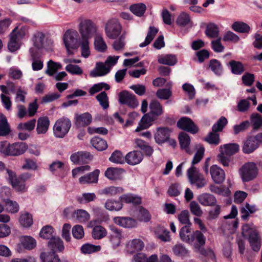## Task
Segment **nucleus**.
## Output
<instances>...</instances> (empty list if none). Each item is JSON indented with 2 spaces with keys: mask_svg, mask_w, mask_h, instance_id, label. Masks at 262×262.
Returning <instances> with one entry per match:
<instances>
[{
  "mask_svg": "<svg viewBox=\"0 0 262 262\" xmlns=\"http://www.w3.org/2000/svg\"><path fill=\"white\" fill-rule=\"evenodd\" d=\"M79 32L81 39L89 40L99 33L97 25L90 19H83L80 21Z\"/></svg>",
  "mask_w": 262,
  "mask_h": 262,
  "instance_id": "nucleus-5",
  "label": "nucleus"
},
{
  "mask_svg": "<svg viewBox=\"0 0 262 262\" xmlns=\"http://www.w3.org/2000/svg\"><path fill=\"white\" fill-rule=\"evenodd\" d=\"M109 160L112 162L117 164H123L125 161V158L119 150L114 151L110 157Z\"/></svg>",
  "mask_w": 262,
  "mask_h": 262,
  "instance_id": "nucleus-60",
  "label": "nucleus"
},
{
  "mask_svg": "<svg viewBox=\"0 0 262 262\" xmlns=\"http://www.w3.org/2000/svg\"><path fill=\"white\" fill-rule=\"evenodd\" d=\"M144 244L140 239L135 238L128 241L126 244V249L128 253L133 254L141 251L144 248Z\"/></svg>",
  "mask_w": 262,
  "mask_h": 262,
  "instance_id": "nucleus-17",
  "label": "nucleus"
},
{
  "mask_svg": "<svg viewBox=\"0 0 262 262\" xmlns=\"http://www.w3.org/2000/svg\"><path fill=\"white\" fill-rule=\"evenodd\" d=\"M91 142L92 146L99 151L105 150L107 147L106 141L98 137L93 138Z\"/></svg>",
  "mask_w": 262,
  "mask_h": 262,
  "instance_id": "nucleus-43",
  "label": "nucleus"
},
{
  "mask_svg": "<svg viewBox=\"0 0 262 262\" xmlns=\"http://www.w3.org/2000/svg\"><path fill=\"white\" fill-rule=\"evenodd\" d=\"M5 208L7 212L11 213H17L19 209V206L16 201H13L9 199L5 201Z\"/></svg>",
  "mask_w": 262,
  "mask_h": 262,
  "instance_id": "nucleus-53",
  "label": "nucleus"
},
{
  "mask_svg": "<svg viewBox=\"0 0 262 262\" xmlns=\"http://www.w3.org/2000/svg\"><path fill=\"white\" fill-rule=\"evenodd\" d=\"M110 69L105 62H98L96 68L90 72V76L92 77L102 76L108 73Z\"/></svg>",
  "mask_w": 262,
  "mask_h": 262,
  "instance_id": "nucleus-22",
  "label": "nucleus"
},
{
  "mask_svg": "<svg viewBox=\"0 0 262 262\" xmlns=\"http://www.w3.org/2000/svg\"><path fill=\"white\" fill-rule=\"evenodd\" d=\"M158 61L161 64L172 66L177 63V59L175 55L167 54L159 56L158 57Z\"/></svg>",
  "mask_w": 262,
  "mask_h": 262,
  "instance_id": "nucleus-35",
  "label": "nucleus"
},
{
  "mask_svg": "<svg viewBox=\"0 0 262 262\" xmlns=\"http://www.w3.org/2000/svg\"><path fill=\"white\" fill-rule=\"evenodd\" d=\"M124 189L121 187L110 186L99 190L98 193L100 195L115 196L122 193Z\"/></svg>",
  "mask_w": 262,
  "mask_h": 262,
  "instance_id": "nucleus-31",
  "label": "nucleus"
},
{
  "mask_svg": "<svg viewBox=\"0 0 262 262\" xmlns=\"http://www.w3.org/2000/svg\"><path fill=\"white\" fill-rule=\"evenodd\" d=\"M259 141L257 139V135L250 137L244 142L243 146V151L245 154H250L253 152L259 146Z\"/></svg>",
  "mask_w": 262,
  "mask_h": 262,
  "instance_id": "nucleus-15",
  "label": "nucleus"
},
{
  "mask_svg": "<svg viewBox=\"0 0 262 262\" xmlns=\"http://www.w3.org/2000/svg\"><path fill=\"white\" fill-rule=\"evenodd\" d=\"M78 33L73 30H67L63 36V42L69 55H72L74 50L79 47L78 43Z\"/></svg>",
  "mask_w": 262,
  "mask_h": 262,
  "instance_id": "nucleus-6",
  "label": "nucleus"
},
{
  "mask_svg": "<svg viewBox=\"0 0 262 262\" xmlns=\"http://www.w3.org/2000/svg\"><path fill=\"white\" fill-rule=\"evenodd\" d=\"M40 258L41 262H60L59 256L54 252H42Z\"/></svg>",
  "mask_w": 262,
  "mask_h": 262,
  "instance_id": "nucleus-34",
  "label": "nucleus"
},
{
  "mask_svg": "<svg viewBox=\"0 0 262 262\" xmlns=\"http://www.w3.org/2000/svg\"><path fill=\"white\" fill-rule=\"evenodd\" d=\"M143 155L139 150H133L129 152L125 157V162L130 165L139 164L143 160Z\"/></svg>",
  "mask_w": 262,
  "mask_h": 262,
  "instance_id": "nucleus-16",
  "label": "nucleus"
},
{
  "mask_svg": "<svg viewBox=\"0 0 262 262\" xmlns=\"http://www.w3.org/2000/svg\"><path fill=\"white\" fill-rule=\"evenodd\" d=\"M113 221L117 225L124 228H134L138 225L137 220L130 217L116 216L113 218Z\"/></svg>",
  "mask_w": 262,
  "mask_h": 262,
  "instance_id": "nucleus-12",
  "label": "nucleus"
},
{
  "mask_svg": "<svg viewBox=\"0 0 262 262\" xmlns=\"http://www.w3.org/2000/svg\"><path fill=\"white\" fill-rule=\"evenodd\" d=\"M48 247L52 251V252H62L64 247L63 243L58 236L52 238L48 243Z\"/></svg>",
  "mask_w": 262,
  "mask_h": 262,
  "instance_id": "nucleus-23",
  "label": "nucleus"
},
{
  "mask_svg": "<svg viewBox=\"0 0 262 262\" xmlns=\"http://www.w3.org/2000/svg\"><path fill=\"white\" fill-rule=\"evenodd\" d=\"M137 218L140 221L147 222L150 221L151 215L147 210L142 207H140Z\"/></svg>",
  "mask_w": 262,
  "mask_h": 262,
  "instance_id": "nucleus-61",
  "label": "nucleus"
},
{
  "mask_svg": "<svg viewBox=\"0 0 262 262\" xmlns=\"http://www.w3.org/2000/svg\"><path fill=\"white\" fill-rule=\"evenodd\" d=\"M222 148L227 155L231 156L238 151L239 145L236 143L227 144L224 145Z\"/></svg>",
  "mask_w": 262,
  "mask_h": 262,
  "instance_id": "nucleus-57",
  "label": "nucleus"
},
{
  "mask_svg": "<svg viewBox=\"0 0 262 262\" xmlns=\"http://www.w3.org/2000/svg\"><path fill=\"white\" fill-rule=\"evenodd\" d=\"M28 33V28L26 26H23L20 29L16 27L11 33L10 34H13L15 38L21 41Z\"/></svg>",
  "mask_w": 262,
  "mask_h": 262,
  "instance_id": "nucleus-54",
  "label": "nucleus"
},
{
  "mask_svg": "<svg viewBox=\"0 0 262 262\" xmlns=\"http://www.w3.org/2000/svg\"><path fill=\"white\" fill-rule=\"evenodd\" d=\"M170 134V130L167 127H159L157 129L154 138L156 143L161 144L168 140Z\"/></svg>",
  "mask_w": 262,
  "mask_h": 262,
  "instance_id": "nucleus-18",
  "label": "nucleus"
},
{
  "mask_svg": "<svg viewBox=\"0 0 262 262\" xmlns=\"http://www.w3.org/2000/svg\"><path fill=\"white\" fill-rule=\"evenodd\" d=\"M61 68L62 65L61 63L50 60L47 63V69L46 71V73L50 76H52L58 70Z\"/></svg>",
  "mask_w": 262,
  "mask_h": 262,
  "instance_id": "nucleus-41",
  "label": "nucleus"
},
{
  "mask_svg": "<svg viewBox=\"0 0 262 262\" xmlns=\"http://www.w3.org/2000/svg\"><path fill=\"white\" fill-rule=\"evenodd\" d=\"M177 126L179 128L193 134L196 133L198 131L197 126L190 118L187 117L181 118L178 121Z\"/></svg>",
  "mask_w": 262,
  "mask_h": 262,
  "instance_id": "nucleus-13",
  "label": "nucleus"
},
{
  "mask_svg": "<svg viewBox=\"0 0 262 262\" xmlns=\"http://www.w3.org/2000/svg\"><path fill=\"white\" fill-rule=\"evenodd\" d=\"M20 242L22 246L28 250L33 249L36 246L35 239L30 236H24L21 237Z\"/></svg>",
  "mask_w": 262,
  "mask_h": 262,
  "instance_id": "nucleus-40",
  "label": "nucleus"
},
{
  "mask_svg": "<svg viewBox=\"0 0 262 262\" xmlns=\"http://www.w3.org/2000/svg\"><path fill=\"white\" fill-rule=\"evenodd\" d=\"M206 34L211 38H217L219 34V30L217 25L210 23L207 26Z\"/></svg>",
  "mask_w": 262,
  "mask_h": 262,
  "instance_id": "nucleus-55",
  "label": "nucleus"
},
{
  "mask_svg": "<svg viewBox=\"0 0 262 262\" xmlns=\"http://www.w3.org/2000/svg\"><path fill=\"white\" fill-rule=\"evenodd\" d=\"M179 141L181 147L186 150V151L191 154L192 152L189 148V145L190 143V138L189 135L184 132H181L179 135Z\"/></svg>",
  "mask_w": 262,
  "mask_h": 262,
  "instance_id": "nucleus-30",
  "label": "nucleus"
},
{
  "mask_svg": "<svg viewBox=\"0 0 262 262\" xmlns=\"http://www.w3.org/2000/svg\"><path fill=\"white\" fill-rule=\"evenodd\" d=\"M21 44V41L15 38L13 34H10V40L8 43V48L10 52H13L18 50Z\"/></svg>",
  "mask_w": 262,
  "mask_h": 262,
  "instance_id": "nucleus-51",
  "label": "nucleus"
},
{
  "mask_svg": "<svg viewBox=\"0 0 262 262\" xmlns=\"http://www.w3.org/2000/svg\"><path fill=\"white\" fill-rule=\"evenodd\" d=\"M39 234L41 237L49 240L56 236L53 228L49 225L43 227Z\"/></svg>",
  "mask_w": 262,
  "mask_h": 262,
  "instance_id": "nucleus-45",
  "label": "nucleus"
},
{
  "mask_svg": "<svg viewBox=\"0 0 262 262\" xmlns=\"http://www.w3.org/2000/svg\"><path fill=\"white\" fill-rule=\"evenodd\" d=\"M71 127V122L67 118H61L57 120L54 126L53 133L57 138H63L69 132Z\"/></svg>",
  "mask_w": 262,
  "mask_h": 262,
  "instance_id": "nucleus-8",
  "label": "nucleus"
},
{
  "mask_svg": "<svg viewBox=\"0 0 262 262\" xmlns=\"http://www.w3.org/2000/svg\"><path fill=\"white\" fill-rule=\"evenodd\" d=\"M75 124L78 127L85 126L89 125L92 120V117L89 113L81 114H75Z\"/></svg>",
  "mask_w": 262,
  "mask_h": 262,
  "instance_id": "nucleus-21",
  "label": "nucleus"
},
{
  "mask_svg": "<svg viewBox=\"0 0 262 262\" xmlns=\"http://www.w3.org/2000/svg\"><path fill=\"white\" fill-rule=\"evenodd\" d=\"M89 213L85 210L78 209L73 213V218L76 219L78 222L83 223L88 221L90 219Z\"/></svg>",
  "mask_w": 262,
  "mask_h": 262,
  "instance_id": "nucleus-39",
  "label": "nucleus"
},
{
  "mask_svg": "<svg viewBox=\"0 0 262 262\" xmlns=\"http://www.w3.org/2000/svg\"><path fill=\"white\" fill-rule=\"evenodd\" d=\"M257 172L256 165L253 162L246 163L239 170V174L244 182L254 179L256 177Z\"/></svg>",
  "mask_w": 262,
  "mask_h": 262,
  "instance_id": "nucleus-9",
  "label": "nucleus"
},
{
  "mask_svg": "<svg viewBox=\"0 0 262 262\" xmlns=\"http://www.w3.org/2000/svg\"><path fill=\"white\" fill-rule=\"evenodd\" d=\"M232 28L235 31L239 33H248L250 29L248 25L241 21L234 23L232 25Z\"/></svg>",
  "mask_w": 262,
  "mask_h": 262,
  "instance_id": "nucleus-50",
  "label": "nucleus"
},
{
  "mask_svg": "<svg viewBox=\"0 0 262 262\" xmlns=\"http://www.w3.org/2000/svg\"><path fill=\"white\" fill-rule=\"evenodd\" d=\"M30 177L28 174L22 175L18 178L17 180L13 181L11 184L12 187L18 192H24L27 191V187L25 182V179L29 178Z\"/></svg>",
  "mask_w": 262,
  "mask_h": 262,
  "instance_id": "nucleus-27",
  "label": "nucleus"
},
{
  "mask_svg": "<svg viewBox=\"0 0 262 262\" xmlns=\"http://www.w3.org/2000/svg\"><path fill=\"white\" fill-rule=\"evenodd\" d=\"M196 148L197 151L191 162L192 165L187 170V174L191 184L194 185L197 188H201L206 185V181L203 175L199 172L198 169L195 167L194 165L199 163L203 158L205 149L201 145H198Z\"/></svg>",
  "mask_w": 262,
  "mask_h": 262,
  "instance_id": "nucleus-1",
  "label": "nucleus"
},
{
  "mask_svg": "<svg viewBox=\"0 0 262 262\" xmlns=\"http://www.w3.org/2000/svg\"><path fill=\"white\" fill-rule=\"evenodd\" d=\"M255 211L256 208L255 206H250L248 203L246 204L241 209L242 219L244 220H247L249 214L254 213Z\"/></svg>",
  "mask_w": 262,
  "mask_h": 262,
  "instance_id": "nucleus-58",
  "label": "nucleus"
},
{
  "mask_svg": "<svg viewBox=\"0 0 262 262\" xmlns=\"http://www.w3.org/2000/svg\"><path fill=\"white\" fill-rule=\"evenodd\" d=\"M110 230L108 238L112 248L115 249L120 245L123 237L122 231V230L114 226H110Z\"/></svg>",
  "mask_w": 262,
  "mask_h": 262,
  "instance_id": "nucleus-10",
  "label": "nucleus"
},
{
  "mask_svg": "<svg viewBox=\"0 0 262 262\" xmlns=\"http://www.w3.org/2000/svg\"><path fill=\"white\" fill-rule=\"evenodd\" d=\"M242 233L249 242L252 250L259 251L261 246V237L257 227L252 223L245 224L242 227Z\"/></svg>",
  "mask_w": 262,
  "mask_h": 262,
  "instance_id": "nucleus-3",
  "label": "nucleus"
},
{
  "mask_svg": "<svg viewBox=\"0 0 262 262\" xmlns=\"http://www.w3.org/2000/svg\"><path fill=\"white\" fill-rule=\"evenodd\" d=\"M178 219L180 223L185 226H190L189 212L187 210H183L178 215Z\"/></svg>",
  "mask_w": 262,
  "mask_h": 262,
  "instance_id": "nucleus-64",
  "label": "nucleus"
},
{
  "mask_svg": "<svg viewBox=\"0 0 262 262\" xmlns=\"http://www.w3.org/2000/svg\"><path fill=\"white\" fill-rule=\"evenodd\" d=\"M231 72L235 75H241L245 71V67L240 61L234 60H231L229 62Z\"/></svg>",
  "mask_w": 262,
  "mask_h": 262,
  "instance_id": "nucleus-37",
  "label": "nucleus"
},
{
  "mask_svg": "<svg viewBox=\"0 0 262 262\" xmlns=\"http://www.w3.org/2000/svg\"><path fill=\"white\" fill-rule=\"evenodd\" d=\"M172 250L174 254L181 257L185 256L188 253V250L181 244L176 245L172 248Z\"/></svg>",
  "mask_w": 262,
  "mask_h": 262,
  "instance_id": "nucleus-62",
  "label": "nucleus"
},
{
  "mask_svg": "<svg viewBox=\"0 0 262 262\" xmlns=\"http://www.w3.org/2000/svg\"><path fill=\"white\" fill-rule=\"evenodd\" d=\"M209 189L213 193L224 196H228L230 193L229 189L224 186H218L212 184L210 185Z\"/></svg>",
  "mask_w": 262,
  "mask_h": 262,
  "instance_id": "nucleus-48",
  "label": "nucleus"
},
{
  "mask_svg": "<svg viewBox=\"0 0 262 262\" xmlns=\"http://www.w3.org/2000/svg\"><path fill=\"white\" fill-rule=\"evenodd\" d=\"M92 237L95 239H100L107 235L106 230L102 226L98 225L93 228Z\"/></svg>",
  "mask_w": 262,
  "mask_h": 262,
  "instance_id": "nucleus-42",
  "label": "nucleus"
},
{
  "mask_svg": "<svg viewBox=\"0 0 262 262\" xmlns=\"http://www.w3.org/2000/svg\"><path fill=\"white\" fill-rule=\"evenodd\" d=\"M50 121L47 117H39L37 120L36 132L38 134H45L49 128Z\"/></svg>",
  "mask_w": 262,
  "mask_h": 262,
  "instance_id": "nucleus-26",
  "label": "nucleus"
},
{
  "mask_svg": "<svg viewBox=\"0 0 262 262\" xmlns=\"http://www.w3.org/2000/svg\"><path fill=\"white\" fill-rule=\"evenodd\" d=\"M27 144L23 142L10 144L7 141L0 142V152L8 156H18L23 154L27 149Z\"/></svg>",
  "mask_w": 262,
  "mask_h": 262,
  "instance_id": "nucleus-4",
  "label": "nucleus"
},
{
  "mask_svg": "<svg viewBox=\"0 0 262 262\" xmlns=\"http://www.w3.org/2000/svg\"><path fill=\"white\" fill-rule=\"evenodd\" d=\"M122 27L117 19L108 20L105 26V32L106 36L110 39H116L121 34Z\"/></svg>",
  "mask_w": 262,
  "mask_h": 262,
  "instance_id": "nucleus-7",
  "label": "nucleus"
},
{
  "mask_svg": "<svg viewBox=\"0 0 262 262\" xmlns=\"http://www.w3.org/2000/svg\"><path fill=\"white\" fill-rule=\"evenodd\" d=\"M210 173L212 180L216 184H221L225 179V171L216 165L211 166Z\"/></svg>",
  "mask_w": 262,
  "mask_h": 262,
  "instance_id": "nucleus-14",
  "label": "nucleus"
},
{
  "mask_svg": "<svg viewBox=\"0 0 262 262\" xmlns=\"http://www.w3.org/2000/svg\"><path fill=\"white\" fill-rule=\"evenodd\" d=\"M154 232L156 237L161 241L167 242L171 239L169 232L164 226H156L154 229Z\"/></svg>",
  "mask_w": 262,
  "mask_h": 262,
  "instance_id": "nucleus-24",
  "label": "nucleus"
},
{
  "mask_svg": "<svg viewBox=\"0 0 262 262\" xmlns=\"http://www.w3.org/2000/svg\"><path fill=\"white\" fill-rule=\"evenodd\" d=\"M119 101L121 104L127 105L133 108L136 107L139 104L136 96L126 91L121 92L119 94Z\"/></svg>",
  "mask_w": 262,
  "mask_h": 262,
  "instance_id": "nucleus-11",
  "label": "nucleus"
},
{
  "mask_svg": "<svg viewBox=\"0 0 262 262\" xmlns=\"http://www.w3.org/2000/svg\"><path fill=\"white\" fill-rule=\"evenodd\" d=\"M119 200L122 203H132L134 205H139L142 202V198L138 195L133 193H126L120 196Z\"/></svg>",
  "mask_w": 262,
  "mask_h": 262,
  "instance_id": "nucleus-25",
  "label": "nucleus"
},
{
  "mask_svg": "<svg viewBox=\"0 0 262 262\" xmlns=\"http://www.w3.org/2000/svg\"><path fill=\"white\" fill-rule=\"evenodd\" d=\"M209 67L214 74L217 76L222 74L223 70L221 62L216 59H211L210 61Z\"/></svg>",
  "mask_w": 262,
  "mask_h": 262,
  "instance_id": "nucleus-47",
  "label": "nucleus"
},
{
  "mask_svg": "<svg viewBox=\"0 0 262 262\" xmlns=\"http://www.w3.org/2000/svg\"><path fill=\"white\" fill-rule=\"evenodd\" d=\"M10 129L6 117L0 113V136H6L9 134Z\"/></svg>",
  "mask_w": 262,
  "mask_h": 262,
  "instance_id": "nucleus-49",
  "label": "nucleus"
},
{
  "mask_svg": "<svg viewBox=\"0 0 262 262\" xmlns=\"http://www.w3.org/2000/svg\"><path fill=\"white\" fill-rule=\"evenodd\" d=\"M153 121L154 119L148 114L144 115L140 120L139 126L136 129V132H139L142 129L148 128L152 125Z\"/></svg>",
  "mask_w": 262,
  "mask_h": 262,
  "instance_id": "nucleus-36",
  "label": "nucleus"
},
{
  "mask_svg": "<svg viewBox=\"0 0 262 262\" xmlns=\"http://www.w3.org/2000/svg\"><path fill=\"white\" fill-rule=\"evenodd\" d=\"M149 109L150 113L156 116H160L163 113L162 106L157 100L151 101L149 104Z\"/></svg>",
  "mask_w": 262,
  "mask_h": 262,
  "instance_id": "nucleus-44",
  "label": "nucleus"
},
{
  "mask_svg": "<svg viewBox=\"0 0 262 262\" xmlns=\"http://www.w3.org/2000/svg\"><path fill=\"white\" fill-rule=\"evenodd\" d=\"M100 171L96 169L92 172L81 177L79 179V182L81 184H89L92 183H96L98 180V176Z\"/></svg>",
  "mask_w": 262,
  "mask_h": 262,
  "instance_id": "nucleus-20",
  "label": "nucleus"
},
{
  "mask_svg": "<svg viewBox=\"0 0 262 262\" xmlns=\"http://www.w3.org/2000/svg\"><path fill=\"white\" fill-rule=\"evenodd\" d=\"M158 32V29L154 27H150L148 31L147 35L145 38V39L144 42L140 44V47L143 48L149 45L153 40Z\"/></svg>",
  "mask_w": 262,
  "mask_h": 262,
  "instance_id": "nucleus-46",
  "label": "nucleus"
},
{
  "mask_svg": "<svg viewBox=\"0 0 262 262\" xmlns=\"http://www.w3.org/2000/svg\"><path fill=\"white\" fill-rule=\"evenodd\" d=\"M198 201L203 206H213L216 204V199L215 196L209 193H203L198 198Z\"/></svg>",
  "mask_w": 262,
  "mask_h": 262,
  "instance_id": "nucleus-28",
  "label": "nucleus"
},
{
  "mask_svg": "<svg viewBox=\"0 0 262 262\" xmlns=\"http://www.w3.org/2000/svg\"><path fill=\"white\" fill-rule=\"evenodd\" d=\"M33 45L38 49L45 48L47 50H51V48H47L45 45V36L43 33L41 32L36 33L33 38Z\"/></svg>",
  "mask_w": 262,
  "mask_h": 262,
  "instance_id": "nucleus-32",
  "label": "nucleus"
},
{
  "mask_svg": "<svg viewBox=\"0 0 262 262\" xmlns=\"http://www.w3.org/2000/svg\"><path fill=\"white\" fill-rule=\"evenodd\" d=\"M129 10L135 15L141 17L144 15L146 10V6L143 3H137L132 5L129 7Z\"/></svg>",
  "mask_w": 262,
  "mask_h": 262,
  "instance_id": "nucleus-38",
  "label": "nucleus"
},
{
  "mask_svg": "<svg viewBox=\"0 0 262 262\" xmlns=\"http://www.w3.org/2000/svg\"><path fill=\"white\" fill-rule=\"evenodd\" d=\"M100 250V246H96L90 244H84L81 247V251L82 253L84 254H91L94 252H98Z\"/></svg>",
  "mask_w": 262,
  "mask_h": 262,
  "instance_id": "nucleus-59",
  "label": "nucleus"
},
{
  "mask_svg": "<svg viewBox=\"0 0 262 262\" xmlns=\"http://www.w3.org/2000/svg\"><path fill=\"white\" fill-rule=\"evenodd\" d=\"M92 156L90 152L85 151H78L73 154L70 159L74 163H85L91 160Z\"/></svg>",
  "mask_w": 262,
  "mask_h": 262,
  "instance_id": "nucleus-19",
  "label": "nucleus"
},
{
  "mask_svg": "<svg viewBox=\"0 0 262 262\" xmlns=\"http://www.w3.org/2000/svg\"><path fill=\"white\" fill-rule=\"evenodd\" d=\"M94 45L96 50L100 52H105L107 49L106 44L99 32L95 36Z\"/></svg>",
  "mask_w": 262,
  "mask_h": 262,
  "instance_id": "nucleus-33",
  "label": "nucleus"
},
{
  "mask_svg": "<svg viewBox=\"0 0 262 262\" xmlns=\"http://www.w3.org/2000/svg\"><path fill=\"white\" fill-rule=\"evenodd\" d=\"M104 207L106 209L109 211H119L122 209L123 204L120 200L117 201L113 199H107L105 203Z\"/></svg>",
  "mask_w": 262,
  "mask_h": 262,
  "instance_id": "nucleus-29",
  "label": "nucleus"
},
{
  "mask_svg": "<svg viewBox=\"0 0 262 262\" xmlns=\"http://www.w3.org/2000/svg\"><path fill=\"white\" fill-rule=\"evenodd\" d=\"M81 56L88 58L90 55V40L81 39L80 42Z\"/></svg>",
  "mask_w": 262,
  "mask_h": 262,
  "instance_id": "nucleus-56",
  "label": "nucleus"
},
{
  "mask_svg": "<svg viewBox=\"0 0 262 262\" xmlns=\"http://www.w3.org/2000/svg\"><path fill=\"white\" fill-rule=\"evenodd\" d=\"M220 149L221 153L217 156V159L224 166H228L230 161V156L227 155L223 151L222 146L220 147Z\"/></svg>",
  "mask_w": 262,
  "mask_h": 262,
  "instance_id": "nucleus-63",
  "label": "nucleus"
},
{
  "mask_svg": "<svg viewBox=\"0 0 262 262\" xmlns=\"http://www.w3.org/2000/svg\"><path fill=\"white\" fill-rule=\"evenodd\" d=\"M179 235L182 241L193 245L196 250H199L205 244L206 238L203 233L199 230L194 231L190 226L183 227L179 231Z\"/></svg>",
  "mask_w": 262,
  "mask_h": 262,
  "instance_id": "nucleus-2",
  "label": "nucleus"
},
{
  "mask_svg": "<svg viewBox=\"0 0 262 262\" xmlns=\"http://www.w3.org/2000/svg\"><path fill=\"white\" fill-rule=\"evenodd\" d=\"M19 222L25 227L31 226L33 224L32 215L28 212L22 213L19 217Z\"/></svg>",
  "mask_w": 262,
  "mask_h": 262,
  "instance_id": "nucleus-52",
  "label": "nucleus"
}]
</instances>
